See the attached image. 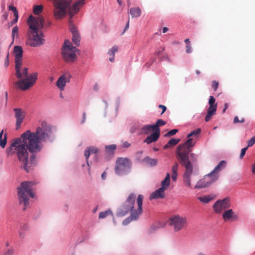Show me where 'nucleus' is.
Listing matches in <instances>:
<instances>
[{
    "label": "nucleus",
    "mask_w": 255,
    "mask_h": 255,
    "mask_svg": "<svg viewBox=\"0 0 255 255\" xmlns=\"http://www.w3.org/2000/svg\"><path fill=\"white\" fill-rule=\"evenodd\" d=\"M51 131V127L43 121L35 131L27 130L19 138L13 140L7 148L6 153L8 155L16 154L18 159L23 164L24 169L28 172L35 163L34 153L41 151V143L49 137Z\"/></svg>",
    "instance_id": "nucleus-1"
},
{
    "label": "nucleus",
    "mask_w": 255,
    "mask_h": 255,
    "mask_svg": "<svg viewBox=\"0 0 255 255\" xmlns=\"http://www.w3.org/2000/svg\"><path fill=\"white\" fill-rule=\"evenodd\" d=\"M29 29L27 32L26 44L33 47H39L44 44V35L39 29L44 27V18L42 16L34 17L30 15L27 19Z\"/></svg>",
    "instance_id": "nucleus-2"
},
{
    "label": "nucleus",
    "mask_w": 255,
    "mask_h": 255,
    "mask_svg": "<svg viewBox=\"0 0 255 255\" xmlns=\"http://www.w3.org/2000/svg\"><path fill=\"white\" fill-rule=\"evenodd\" d=\"M136 199V195L134 193H130L124 204L119 209L117 213L118 216L122 217L127 215L129 211L130 212V217L131 219L137 220L139 216L142 214V202L143 200V195H138L136 203L137 208H134V204Z\"/></svg>",
    "instance_id": "nucleus-3"
},
{
    "label": "nucleus",
    "mask_w": 255,
    "mask_h": 255,
    "mask_svg": "<svg viewBox=\"0 0 255 255\" xmlns=\"http://www.w3.org/2000/svg\"><path fill=\"white\" fill-rule=\"evenodd\" d=\"M191 150V148L182 144L178 146L176 151L177 158L179 163L185 169L183 175V182L188 187L191 186V178L193 173V165L189 158V154Z\"/></svg>",
    "instance_id": "nucleus-4"
},
{
    "label": "nucleus",
    "mask_w": 255,
    "mask_h": 255,
    "mask_svg": "<svg viewBox=\"0 0 255 255\" xmlns=\"http://www.w3.org/2000/svg\"><path fill=\"white\" fill-rule=\"evenodd\" d=\"M84 3L85 0H79L76 1L73 4V8L71 9L70 11L67 12V14L69 15V27L72 34V41L73 43L77 46H79L80 44V36L77 27L74 24L72 18L75 14H77L79 12L80 8L84 4Z\"/></svg>",
    "instance_id": "nucleus-5"
},
{
    "label": "nucleus",
    "mask_w": 255,
    "mask_h": 255,
    "mask_svg": "<svg viewBox=\"0 0 255 255\" xmlns=\"http://www.w3.org/2000/svg\"><path fill=\"white\" fill-rule=\"evenodd\" d=\"M19 72L20 73V77H16L20 80L15 82V86L17 89H19L22 91H25L32 86L37 80V73H33L29 76H27L28 68L24 67L22 68V65L19 67Z\"/></svg>",
    "instance_id": "nucleus-6"
},
{
    "label": "nucleus",
    "mask_w": 255,
    "mask_h": 255,
    "mask_svg": "<svg viewBox=\"0 0 255 255\" xmlns=\"http://www.w3.org/2000/svg\"><path fill=\"white\" fill-rule=\"evenodd\" d=\"M34 183L31 181H24L20 183V186L18 187L17 195L19 203L23 204V210H25L29 205V197L33 198L34 194L32 192V186Z\"/></svg>",
    "instance_id": "nucleus-7"
},
{
    "label": "nucleus",
    "mask_w": 255,
    "mask_h": 255,
    "mask_svg": "<svg viewBox=\"0 0 255 255\" xmlns=\"http://www.w3.org/2000/svg\"><path fill=\"white\" fill-rule=\"evenodd\" d=\"M77 50L69 40H65L61 52L64 60L67 62H74L76 59L75 52Z\"/></svg>",
    "instance_id": "nucleus-8"
},
{
    "label": "nucleus",
    "mask_w": 255,
    "mask_h": 255,
    "mask_svg": "<svg viewBox=\"0 0 255 255\" xmlns=\"http://www.w3.org/2000/svg\"><path fill=\"white\" fill-rule=\"evenodd\" d=\"M169 225L176 232L186 229L188 226L187 218L185 216L174 215L170 218Z\"/></svg>",
    "instance_id": "nucleus-9"
},
{
    "label": "nucleus",
    "mask_w": 255,
    "mask_h": 255,
    "mask_svg": "<svg viewBox=\"0 0 255 255\" xmlns=\"http://www.w3.org/2000/svg\"><path fill=\"white\" fill-rule=\"evenodd\" d=\"M131 166V162L128 158L119 157L116 161L115 172L119 175L127 174L130 171Z\"/></svg>",
    "instance_id": "nucleus-10"
},
{
    "label": "nucleus",
    "mask_w": 255,
    "mask_h": 255,
    "mask_svg": "<svg viewBox=\"0 0 255 255\" xmlns=\"http://www.w3.org/2000/svg\"><path fill=\"white\" fill-rule=\"evenodd\" d=\"M13 52L15 56V69L16 71L15 75L18 77H20L21 75L19 72V67L20 65H22L23 50L21 46H15L14 47Z\"/></svg>",
    "instance_id": "nucleus-11"
},
{
    "label": "nucleus",
    "mask_w": 255,
    "mask_h": 255,
    "mask_svg": "<svg viewBox=\"0 0 255 255\" xmlns=\"http://www.w3.org/2000/svg\"><path fill=\"white\" fill-rule=\"evenodd\" d=\"M218 178V176H212L210 173L205 176L203 178L198 181L194 187L195 189L206 188L215 182Z\"/></svg>",
    "instance_id": "nucleus-12"
},
{
    "label": "nucleus",
    "mask_w": 255,
    "mask_h": 255,
    "mask_svg": "<svg viewBox=\"0 0 255 255\" xmlns=\"http://www.w3.org/2000/svg\"><path fill=\"white\" fill-rule=\"evenodd\" d=\"M231 206L230 199L228 197L216 201L213 206L214 211L216 213H221L223 211L229 208Z\"/></svg>",
    "instance_id": "nucleus-13"
},
{
    "label": "nucleus",
    "mask_w": 255,
    "mask_h": 255,
    "mask_svg": "<svg viewBox=\"0 0 255 255\" xmlns=\"http://www.w3.org/2000/svg\"><path fill=\"white\" fill-rule=\"evenodd\" d=\"M71 77V75L68 72H65L63 75L60 76L56 82V86L60 91L64 90L66 83L70 82Z\"/></svg>",
    "instance_id": "nucleus-14"
},
{
    "label": "nucleus",
    "mask_w": 255,
    "mask_h": 255,
    "mask_svg": "<svg viewBox=\"0 0 255 255\" xmlns=\"http://www.w3.org/2000/svg\"><path fill=\"white\" fill-rule=\"evenodd\" d=\"M222 217L225 221H233L238 219V215L235 213L232 209H229L224 211Z\"/></svg>",
    "instance_id": "nucleus-15"
},
{
    "label": "nucleus",
    "mask_w": 255,
    "mask_h": 255,
    "mask_svg": "<svg viewBox=\"0 0 255 255\" xmlns=\"http://www.w3.org/2000/svg\"><path fill=\"white\" fill-rule=\"evenodd\" d=\"M14 111L15 112V117L16 119V128L17 129L20 127L21 124L23 122L24 115L20 109L15 108L14 109Z\"/></svg>",
    "instance_id": "nucleus-16"
},
{
    "label": "nucleus",
    "mask_w": 255,
    "mask_h": 255,
    "mask_svg": "<svg viewBox=\"0 0 255 255\" xmlns=\"http://www.w3.org/2000/svg\"><path fill=\"white\" fill-rule=\"evenodd\" d=\"M99 150L98 148L95 146H89L84 151V156L86 157V162L88 166H89V158L90 156L92 154H97Z\"/></svg>",
    "instance_id": "nucleus-17"
},
{
    "label": "nucleus",
    "mask_w": 255,
    "mask_h": 255,
    "mask_svg": "<svg viewBox=\"0 0 255 255\" xmlns=\"http://www.w3.org/2000/svg\"><path fill=\"white\" fill-rule=\"evenodd\" d=\"M164 197L165 190L161 188H159L151 194L149 198L150 199H157L159 198H163Z\"/></svg>",
    "instance_id": "nucleus-18"
},
{
    "label": "nucleus",
    "mask_w": 255,
    "mask_h": 255,
    "mask_svg": "<svg viewBox=\"0 0 255 255\" xmlns=\"http://www.w3.org/2000/svg\"><path fill=\"white\" fill-rule=\"evenodd\" d=\"M160 136V132L157 131L153 132L150 135H148L144 140V142L147 144H150L158 140Z\"/></svg>",
    "instance_id": "nucleus-19"
},
{
    "label": "nucleus",
    "mask_w": 255,
    "mask_h": 255,
    "mask_svg": "<svg viewBox=\"0 0 255 255\" xmlns=\"http://www.w3.org/2000/svg\"><path fill=\"white\" fill-rule=\"evenodd\" d=\"M156 128L154 126V125H146L143 126L141 128V131L142 133L145 134H148L151 132H155L156 131Z\"/></svg>",
    "instance_id": "nucleus-20"
},
{
    "label": "nucleus",
    "mask_w": 255,
    "mask_h": 255,
    "mask_svg": "<svg viewBox=\"0 0 255 255\" xmlns=\"http://www.w3.org/2000/svg\"><path fill=\"white\" fill-rule=\"evenodd\" d=\"M226 162L224 160L221 161L217 166L210 173L212 176H218L215 173L220 172L222 168H224L226 165Z\"/></svg>",
    "instance_id": "nucleus-21"
},
{
    "label": "nucleus",
    "mask_w": 255,
    "mask_h": 255,
    "mask_svg": "<svg viewBox=\"0 0 255 255\" xmlns=\"http://www.w3.org/2000/svg\"><path fill=\"white\" fill-rule=\"evenodd\" d=\"M117 148V145L111 144L105 146V152L107 155L110 156V158L114 155Z\"/></svg>",
    "instance_id": "nucleus-22"
},
{
    "label": "nucleus",
    "mask_w": 255,
    "mask_h": 255,
    "mask_svg": "<svg viewBox=\"0 0 255 255\" xmlns=\"http://www.w3.org/2000/svg\"><path fill=\"white\" fill-rule=\"evenodd\" d=\"M170 183V175L169 173H167L164 179L161 182V187L160 188L164 190H166Z\"/></svg>",
    "instance_id": "nucleus-23"
},
{
    "label": "nucleus",
    "mask_w": 255,
    "mask_h": 255,
    "mask_svg": "<svg viewBox=\"0 0 255 255\" xmlns=\"http://www.w3.org/2000/svg\"><path fill=\"white\" fill-rule=\"evenodd\" d=\"M129 13L132 18L138 17L140 16L141 10L139 7H134L129 9Z\"/></svg>",
    "instance_id": "nucleus-24"
},
{
    "label": "nucleus",
    "mask_w": 255,
    "mask_h": 255,
    "mask_svg": "<svg viewBox=\"0 0 255 255\" xmlns=\"http://www.w3.org/2000/svg\"><path fill=\"white\" fill-rule=\"evenodd\" d=\"M215 196L213 195L210 194L208 196H204L202 197H199L198 198V200L204 203H208L211 200H213L215 198Z\"/></svg>",
    "instance_id": "nucleus-25"
},
{
    "label": "nucleus",
    "mask_w": 255,
    "mask_h": 255,
    "mask_svg": "<svg viewBox=\"0 0 255 255\" xmlns=\"http://www.w3.org/2000/svg\"><path fill=\"white\" fill-rule=\"evenodd\" d=\"M143 161L151 166H155L157 164L158 160L157 159L151 158L149 156H146L144 158Z\"/></svg>",
    "instance_id": "nucleus-26"
},
{
    "label": "nucleus",
    "mask_w": 255,
    "mask_h": 255,
    "mask_svg": "<svg viewBox=\"0 0 255 255\" xmlns=\"http://www.w3.org/2000/svg\"><path fill=\"white\" fill-rule=\"evenodd\" d=\"M180 141V139L172 138L169 140L168 143L163 146L164 149H167L170 147L174 146L178 144Z\"/></svg>",
    "instance_id": "nucleus-27"
},
{
    "label": "nucleus",
    "mask_w": 255,
    "mask_h": 255,
    "mask_svg": "<svg viewBox=\"0 0 255 255\" xmlns=\"http://www.w3.org/2000/svg\"><path fill=\"white\" fill-rule=\"evenodd\" d=\"M118 50V47L117 45L114 46L111 49H110L109 52L108 54L110 55L109 60L113 62L115 60V54L116 52H117Z\"/></svg>",
    "instance_id": "nucleus-28"
},
{
    "label": "nucleus",
    "mask_w": 255,
    "mask_h": 255,
    "mask_svg": "<svg viewBox=\"0 0 255 255\" xmlns=\"http://www.w3.org/2000/svg\"><path fill=\"white\" fill-rule=\"evenodd\" d=\"M3 130H1L0 132V146L2 148H4L5 146V144L6 143V134H4V135H3Z\"/></svg>",
    "instance_id": "nucleus-29"
},
{
    "label": "nucleus",
    "mask_w": 255,
    "mask_h": 255,
    "mask_svg": "<svg viewBox=\"0 0 255 255\" xmlns=\"http://www.w3.org/2000/svg\"><path fill=\"white\" fill-rule=\"evenodd\" d=\"M166 124V122L161 119L158 120L154 126L156 128V131L160 132L159 127L163 126Z\"/></svg>",
    "instance_id": "nucleus-30"
},
{
    "label": "nucleus",
    "mask_w": 255,
    "mask_h": 255,
    "mask_svg": "<svg viewBox=\"0 0 255 255\" xmlns=\"http://www.w3.org/2000/svg\"><path fill=\"white\" fill-rule=\"evenodd\" d=\"M43 9V6L42 5H36L34 6L33 12L35 15L40 14Z\"/></svg>",
    "instance_id": "nucleus-31"
},
{
    "label": "nucleus",
    "mask_w": 255,
    "mask_h": 255,
    "mask_svg": "<svg viewBox=\"0 0 255 255\" xmlns=\"http://www.w3.org/2000/svg\"><path fill=\"white\" fill-rule=\"evenodd\" d=\"M201 130L200 128H198L195 130H193L190 133L187 135V137H191V136H196L197 137L199 134L201 133Z\"/></svg>",
    "instance_id": "nucleus-32"
},
{
    "label": "nucleus",
    "mask_w": 255,
    "mask_h": 255,
    "mask_svg": "<svg viewBox=\"0 0 255 255\" xmlns=\"http://www.w3.org/2000/svg\"><path fill=\"white\" fill-rule=\"evenodd\" d=\"M109 215H111L113 216L112 212L110 210H107L105 212H100L99 213V218L100 219H103Z\"/></svg>",
    "instance_id": "nucleus-33"
},
{
    "label": "nucleus",
    "mask_w": 255,
    "mask_h": 255,
    "mask_svg": "<svg viewBox=\"0 0 255 255\" xmlns=\"http://www.w3.org/2000/svg\"><path fill=\"white\" fill-rule=\"evenodd\" d=\"M18 35V28L17 26H15L12 29L11 36L13 40H14V37H17Z\"/></svg>",
    "instance_id": "nucleus-34"
},
{
    "label": "nucleus",
    "mask_w": 255,
    "mask_h": 255,
    "mask_svg": "<svg viewBox=\"0 0 255 255\" xmlns=\"http://www.w3.org/2000/svg\"><path fill=\"white\" fill-rule=\"evenodd\" d=\"M188 138L189 139L183 144L190 148H192L195 145V142H193L194 140L193 138Z\"/></svg>",
    "instance_id": "nucleus-35"
},
{
    "label": "nucleus",
    "mask_w": 255,
    "mask_h": 255,
    "mask_svg": "<svg viewBox=\"0 0 255 255\" xmlns=\"http://www.w3.org/2000/svg\"><path fill=\"white\" fill-rule=\"evenodd\" d=\"M217 105L209 106L207 112L215 115L217 110Z\"/></svg>",
    "instance_id": "nucleus-36"
},
{
    "label": "nucleus",
    "mask_w": 255,
    "mask_h": 255,
    "mask_svg": "<svg viewBox=\"0 0 255 255\" xmlns=\"http://www.w3.org/2000/svg\"><path fill=\"white\" fill-rule=\"evenodd\" d=\"M177 132H178V130L176 129H172V130H170L169 131H168V132H167L165 134V136H170L173 135L175 134Z\"/></svg>",
    "instance_id": "nucleus-37"
},
{
    "label": "nucleus",
    "mask_w": 255,
    "mask_h": 255,
    "mask_svg": "<svg viewBox=\"0 0 255 255\" xmlns=\"http://www.w3.org/2000/svg\"><path fill=\"white\" fill-rule=\"evenodd\" d=\"M255 143V136L252 137L250 140L248 141V148L249 147L252 146Z\"/></svg>",
    "instance_id": "nucleus-38"
},
{
    "label": "nucleus",
    "mask_w": 255,
    "mask_h": 255,
    "mask_svg": "<svg viewBox=\"0 0 255 255\" xmlns=\"http://www.w3.org/2000/svg\"><path fill=\"white\" fill-rule=\"evenodd\" d=\"M190 156L191 158V162L194 163L197 161V156L194 153H191L190 154Z\"/></svg>",
    "instance_id": "nucleus-39"
},
{
    "label": "nucleus",
    "mask_w": 255,
    "mask_h": 255,
    "mask_svg": "<svg viewBox=\"0 0 255 255\" xmlns=\"http://www.w3.org/2000/svg\"><path fill=\"white\" fill-rule=\"evenodd\" d=\"M209 106L217 105V104L215 103V99L213 96H210V98L209 100Z\"/></svg>",
    "instance_id": "nucleus-40"
},
{
    "label": "nucleus",
    "mask_w": 255,
    "mask_h": 255,
    "mask_svg": "<svg viewBox=\"0 0 255 255\" xmlns=\"http://www.w3.org/2000/svg\"><path fill=\"white\" fill-rule=\"evenodd\" d=\"M8 8L9 10L13 11L14 15H18V11L16 7L13 5H9Z\"/></svg>",
    "instance_id": "nucleus-41"
},
{
    "label": "nucleus",
    "mask_w": 255,
    "mask_h": 255,
    "mask_svg": "<svg viewBox=\"0 0 255 255\" xmlns=\"http://www.w3.org/2000/svg\"><path fill=\"white\" fill-rule=\"evenodd\" d=\"M178 167H179L178 163L177 162L175 163L172 168V172L173 173H177Z\"/></svg>",
    "instance_id": "nucleus-42"
},
{
    "label": "nucleus",
    "mask_w": 255,
    "mask_h": 255,
    "mask_svg": "<svg viewBox=\"0 0 255 255\" xmlns=\"http://www.w3.org/2000/svg\"><path fill=\"white\" fill-rule=\"evenodd\" d=\"M219 86V83L216 81H213L212 83V87L214 91H216Z\"/></svg>",
    "instance_id": "nucleus-43"
},
{
    "label": "nucleus",
    "mask_w": 255,
    "mask_h": 255,
    "mask_svg": "<svg viewBox=\"0 0 255 255\" xmlns=\"http://www.w3.org/2000/svg\"><path fill=\"white\" fill-rule=\"evenodd\" d=\"M44 27H43V28L50 27L51 25L52 22L50 20H47L46 21H45L44 19Z\"/></svg>",
    "instance_id": "nucleus-44"
},
{
    "label": "nucleus",
    "mask_w": 255,
    "mask_h": 255,
    "mask_svg": "<svg viewBox=\"0 0 255 255\" xmlns=\"http://www.w3.org/2000/svg\"><path fill=\"white\" fill-rule=\"evenodd\" d=\"M248 147H246L243 148V149H242L241 152V153H240V157L241 159L243 158V157L245 155V154L246 153V152L247 150L248 149Z\"/></svg>",
    "instance_id": "nucleus-45"
},
{
    "label": "nucleus",
    "mask_w": 255,
    "mask_h": 255,
    "mask_svg": "<svg viewBox=\"0 0 255 255\" xmlns=\"http://www.w3.org/2000/svg\"><path fill=\"white\" fill-rule=\"evenodd\" d=\"M186 52L187 53H190L192 52V47L190 43H187L186 46Z\"/></svg>",
    "instance_id": "nucleus-46"
},
{
    "label": "nucleus",
    "mask_w": 255,
    "mask_h": 255,
    "mask_svg": "<svg viewBox=\"0 0 255 255\" xmlns=\"http://www.w3.org/2000/svg\"><path fill=\"white\" fill-rule=\"evenodd\" d=\"M213 115H214L207 112V114L205 118V121L207 122L209 121Z\"/></svg>",
    "instance_id": "nucleus-47"
},
{
    "label": "nucleus",
    "mask_w": 255,
    "mask_h": 255,
    "mask_svg": "<svg viewBox=\"0 0 255 255\" xmlns=\"http://www.w3.org/2000/svg\"><path fill=\"white\" fill-rule=\"evenodd\" d=\"M131 220H134L133 219H131L130 216L129 218H127L125 219L123 222V224L124 225H128Z\"/></svg>",
    "instance_id": "nucleus-48"
},
{
    "label": "nucleus",
    "mask_w": 255,
    "mask_h": 255,
    "mask_svg": "<svg viewBox=\"0 0 255 255\" xmlns=\"http://www.w3.org/2000/svg\"><path fill=\"white\" fill-rule=\"evenodd\" d=\"M9 53L8 52L7 55H6V58H5V61H4V65L5 67H7L9 65Z\"/></svg>",
    "instance_id": "nucleus-49"
},
{
    "label": "nucleus",
    "mask_w": 255,
    "mask_h": 255,
    "mask_svg": "<svg viewBox=\"0 0 255 255\" xmlns=\"http://www.w3.org/2000/svg\"><path fill=\"white\" fill-rule=\"evenodd\" d=\"M158 107L162 110V112L161 113V115L163 114L166 110L167 108L166 106L162 105H159L158 106Z\"/></svg>",
    "instance_id": "nucleus-50"
},
{
    "label": "nucleus",
    "mask_w": 255,
    "mask_h": 255,
    "mask_svg": "<svg viewBox=\"0 0 255 255\" xmlns=\"http://www.w3.org/2000/svg\"><path fill=\"white\" fill-rule=\"evenodd\" d=\"M15 17V18L13 19L10 23V25H12L15 23L17 22L18 18V15H14Z\"/></svg>",
    "instance_id": "nucleus-51"
},
{
    "label": "nucleus",
    "mask_w": 255,
    "mask_h": 255,
    "mask_svg": "<svg viewBox=\"0 0 255 255\" xmlns=\"http://www.w3.org/2000/svg\"><path fill=\"white\" fill-rule=\"evenodd\" d=\"M164 50V47H160L156 52L157 55H159Z\"/></svg>",
    "instance_id": "nucleus-52"
},
{
    "label": "nucleus",
    "mask_w": 255,
    "mask_h": 255,
    "mask_svg": "<svg viewBox=\"0 0 255 255\" xmlns=\"http://www.w3.org/2000/svg\"><path fill=\"white\" fill-rule=\"evenodd\" d=\"M130 146V143H129L128 141H125L123 144V147L124 148H128Z\"/></svg>",
    "instance_id": "nucleus-53"
},
{
    "label": "nucleus",
    "mask_w": 255,
    "mask_h": 255,
    "mask_svg": "<svg viewBox=\"0 0 255 255\" xmlns=\"http://www.w3.org/2000/svg\"><path fill=\"white\" fill-rule=\"evenodd\" d=\"M177 173H172V174L171 175L172 179L173 181H176L177 179Z\"/></svg>",
    "instance_id": "nucleus-54"
},
{
    "label": "nucleus",
    "mask_w": 255,
    "mask_h": 255,
    "mask_svg": "<svg viewBox=\"0 0 255 255\" xmlns=\"http://www.w3.org/2000/svg\"><path fill=\"white\" fill-rule=\"evenodd\" d=\"M13 251L12 250H8L4 255H12Z\"/></svg>",
    "instance_id": "nucleus-55"
},
{
    "label": "nucleus",
    "mask_w": 255,
    "mask_h": 255,
    "mask_svg": "<svg viewBox=\"0 0 255 255\" xmlns=\"http://www.w3.org/2000/svg\"><path fill=\"white\" fill-rule=\"evenodd\" d=\"M106 176H107V173L104 171L102 174V175H101V178L103 180H105L106 178Z\"/></svg>",
    "instance_id": "nucleus-56"
},
{
    "label": "nucleus",
    "mask_w": 255,
    "mask_h": 255,
    "mask_svg": "<svg viewBox=\"0 0 255 255\" xmlns=\"http://www.w3.org/2000/svg\"><path fill=\"white\" fill-rule=\"evenodd\" d=\"M240 123V120L239 119V118L237 117V116H236L235 118H234V123Z\"/></svg>",
    "instance_id": "nucleus-57"
},
{
    "label": "nucleus",
    "mask_w": 255,
    "mask_h": 255,
    "mask_svg": "<svg viewBox=\"0 0 255 255\" xmlns=\"http://www.w3.org/2000/svg\"><path fill=\"white\" fill-rule=\"evenodd\" d=\"M85 120H86V113H84L83 114V119L81 121V123L83 124L85 122Z\"/></svg>",
    "instance_id": "nucleus-58"
},
{
    "label": "nucleus",
    "mask_w": 255,
    "mask_h": 255,
    "mask_svg": "<svg viewBox=\"0 0 255 255\" xmlns=\"http://www.w3.org/2000/svg\"><path fill=\"white\" fill-rule=\"evenodd\" d=\"M129 20H128V22H127V24H126V26H125V29H124V30L123 33H124V32H125V31L126 30H127L128 28V27H129Z\"/></svg>",
    "instance_id": "nucleus-59"
},
{
    "label": "nucleus",
    "mask_w": 255,
    "mask_h": 255,
    "mask_svg": "<svg viewBox=\"0 0 255 255\" xmlns=\"http://www.w3.org/2000/svg\"><path fill=\"white\" fill-rule=\"evenodd\" d=\"M228 107V104L227 103H225L224 105V108L223 110V113L225 112L226 110L227 109Z\"/></svg>",
    "instance_id": "nucleus-60"
},
{
    "label": "nucleus",
    "mask_w": 255,
    "mask_h": 255,
    "mask_svg": "<svg viewBox=\"0 0 255 255\" xmlns=\"http://www.w3.org/2000/svg\"><path fill=\"white\" fill-rule=\"evenodd\" d=\"M252 173L254 174H255V162L252 166Z\"/></svg>",
    "instance_id": "nucleus-61"
},
{
    "label": "nucleus",
    "mask_w": 255,
    "mask_h": 255,
    "mask_svg": "<svg viewBox=\"0 0 255 255\" xmlns=\"http://www.w3.org/2000/svg\"><path fill=\"white\" fill-rule=\"evenodd\" d=\"M168 30V28L166 27H164L162 29L163 33H165Z\"/></svg>",
    "instance_id": "nucleus-62"
},
{
    "label": "nucleus",
    "mask_w": 255,
    "mask_h": 255,
    "mask_svg": "<svg viewBox=\"0 0 255 255\" xmlns=\"http://www.w3.org/2000/svg\"><path fill=\"white\" fill-rule=\"evenodd\" d=\"M185 41V42L186 43V44H187V43H190V41H189V39H186L185 40V41Z\"/></svg>",
    "instance_id": "nucleus-63"
},
{
    "label": "nucleus",
    "mask_w": 255,
    "mask_h": 255,
    "mask_svg": "<svg viewBox=\"0 0 255 255\" xmlns=\"http://www.w3.org/2000/svg\"><path fill=\"white\" fill-rule=\"evenodd\" d=\"M142 153V151H138L136 152L137 155H140Z\"/></svg>",
    "instance_id": "nucleus-64"
}]
</instances>
